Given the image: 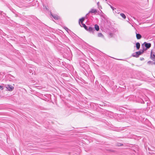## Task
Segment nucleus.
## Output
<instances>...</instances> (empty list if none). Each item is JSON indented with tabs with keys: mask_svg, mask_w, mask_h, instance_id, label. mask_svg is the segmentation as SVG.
<instances>
[{
	"mask_svg": "<svg viewBox=\"0 0 155 155\" xmlns=\"http://www.w3.org/2000/svg\"><path fill=\"white\" fill-rule=\"evenodd\" d=\"M98 83V82L97 81L95 82V84H97V83ZM98 85H97V87L98 88L97 89H100V87H101V86H100V85L99 84H98Z\"/></svg>",
	"mask_w": 155,
	"mask_h": 155,
	"instance_id": "a211bd4d",
	"label": "nucleus"
},
{
	"mask_svg": "<svg viewBox=\"0 0 155 155\" xmlns=\"http://www.w3.org/2000/svg\"><path fill=\"white\" fill-rule=\"evenodd\" d=\"M106 150L107 151L110 152H111L114 153L116 151L114 150L111 149H106Z\"/></svg>",
	"mask_w": 155,
	"mask_h": 155,
	"instance_id": "ddd939ff",
	"label": "nucleus"
},
{
	"mask_svg": "<svg viewBox=\"0 0 155 155\" xmlns=\"http://www.w3.org/2000/svg\"><path fill=\"white\" fill-rule=\"evenodd\" d=\"M141 49H140L138 51L133 53L132 54L131 56L137 58L139 57L140 55H141L143 53V51L141 52Z\"/></svg>",
	"mask_w": 155,
	"mask_h": 155,
	"instance_id": "f257e3e1",
	"label": "nucleus"
},
{
	"mask_svg": "<svg viewBox=\"0 0 155 155\" xmlns=\"http://www.w3.org/2000/svg\"><path fill=\"white\" fill-rule=\"evenodd\" d=\"M3 88H4L3 86L0 85V89H1V90H3Z\"/></svg>",
	"mask_w": 155,
	"mask_h": 155,
	"instance_id": "5701e85b",
	"label": "nucleus"
},
{
	"mask_svg": "<svg viewBox=\"0 0 155 155\" xmlns=\"http://www.w3.org/2000/svg\"><path fill=\"white\" fill-rule=\"evenodd\" d=\"M136 47L137 50H139L140 47V44L139 42H137L136 44Z\"/></svg>",
	"mask_w": 155,
	"mask_h": 155,
	"instance_id": "9b49d317",
	"label": "nucleus"
},
{
	"mask_svg": "<svg viewBox=\"0 0 155 155\" xmlns=\"http://www.w3.org/2000/svg\"><path fill=\"white\" fill-rule=\"evenodd\" d=\"M133 18L134 19H135V18L134 17H133Z\"/></svg>",
	"mask_w": 155,
	"mask_h": 155,
	"instance_id": "c756f323",
	"label": "nucleus"
},
{
	"mask_svg": "<svg viewBox=\"0 0 155 155\" xmlns=\"http://www.w3.org/2000/svg\"><path fill=\"white\" fill-rule=\"evenodd\" d=\"M144 60V59L143 58H140V60L141 61H143Z\"/></svg>",
	"mask_w": 155,
	"mask_h": 155,
	"instance_id": "bb28decb",
	"label": "nucleus"
},
{
	"mask_svg": "<svg viewBox=\"0 0 155 155\" xmlns=\"http://www.w3.org/2000/svg\"><path fill=\"white\" fill-rule=\"evenodd\" d=\"M43 7L47 11H48L49 9L47 8V7H46V6H45L44 5H43Z\"/></svg>",
	"mask_w": 155,
	"mask_h": 155,
	"instance_id": "412c9836",
	"label": "nucleus"
},
{
	"mask_svg": "<svg viewBox=\"0 0 155 155\" xmlns=\"http://www.w3.org/2000/svg\"><path fill=\"white\" fill-rule=\"evenodd\" d=\"M98 12L97 10L96 9H91V10L89 12V13H94L95 14V13Z\"/></svg>",
	"mask_w": 155,
	"mask_h": 155,
	"instance_id": "6e6552de",
	"label": "nucleus"
},
{
	"mask_svg": "<svg viewBox=\"0 0 155 155\" xmlns=\"http://www.w3.org/2000/svg\"><path fill=\"white\" fill-rule=\"evenodd\" d=\"M94 30H96L97 31H99V29H100V28H99V25L96 24H95L94 25Z\"/></svg>",
	"mask_w": 155,
	"mask_h": 155,
	"instance_id": "9d476101",
	"label": "nucleus"
},
{
	"mask_svg": "<svg viewBox=\"0 0 155 155\" xmlns=\"http://www.w3.org/2000/svg\"><path fill=\"white\" fill-rule=\"evenodd\" d=\"M154 62H153L152 61H149L147 62V63L149 64H153Z\"/></svg>",
	"mask_w": 155,
	"mask_h": 155,
	"instance_id": "6ab92c4d",
	"label": "nucleus"
},
{
	"mask_svg": "<svg viewBox=\"0 0 155 155\" xmlns=\"http://www.w3.org/2000/svg\"><path fill=\"white\" fill-rule=\"evenodd\" d=\"M150 58L153 61L155 60V54H152V51L151 50L150 53Z\"/></svg>",
	"mask_w": 155,
	"mask_h": 155,
	"instance_id": "0eeeda50",
	"label": "nucleus"
},
{
	"mask_svg": "<svg viewBox=\"0 0 155 155\" xmlns=\"http://www.w3.org/2000/svg\"><path fill=\"white\" fill-rule=\"evenodd\" d=\"M111 8L113 10H114V7H113L112 5H109Z\"/></svg>",
	"mask_w": 155,
	"mask_h": 155,
	"instance_id": "393cba45",
	"label": "nucleus"
},
{
	"mask_svg": "<svg viewBox=\"0 0 155 155\" xmlns=\"http://www.w3.org/2000/svg\"><path fill=\"white\" fill-rule=\"evenodd\" d=\"M143 104L144 103V102L143 101H142V102H141Z\"/></svg>",
	"mask_w": 155,
	"mask_h": 155,
	"instance_id": "cd10ccee",
	"label": "nucleus"
},
{
	"mask_svg": "<svg viewBox=\"0 0 155 155\" xmlns=\"http://www.w3.org/2000/svg\"><path fill=\"white\" fill-rule=\"evenodd\" d=\"M109 35L110 36V37H112L113 36V33H109Z\"/></svg>",
	"mask_w": 155,
	"mask_h": 155,
	"instance_id": "4be33fe9",
	"label": "nucleus"
},
{
	"mask_svg": "<svg viewBox=\"0 0 155 155\" xmlns=\"http://www.w3.org/2000/svg\"><path fill=\"white\" fill-rule=\"evenodd\" d=\"M51 15L56 20H58L60 19V17L57 15H53L51 12H50Z\"/></svg>",
	"mask_w": 155,
	"mask_h": 155,
	"instance_id": "7ed1b4c3",
	"label": "nucleus"
},
{
	"mask_svg": "<svg viewBox=\"0 0 155 155\" xmlns=\"http://www.w3.org/2000/svg\"><path fill=\"white\" fill-rule=\"evenodd\" d=\"M146 50H145V48H144L143 47V49L142 50H141V52L143 51V53L144 51H146Z\"/></svg>",
	"mask_w": 155,
	"mask_h": 155,
	"instance_id": "b1692460",
	"label": "nucleus"
},
{
	"mask_svg": "<svg viewBox=\"0 0 155 155\" xmlns=\"http://www.w3.org/2000/svg\"><path fill=\"white\" fill-rule=\"evenodd\" d=\"M29 72L31 74H33V72L32 70L31 69L29 70Z\"/></svg>",
	"mask_w": 155,
	"mask_h": 155,
	"instance_id": "aec40b11",
	"label": "nucleus"
},
{
	"mask_svg": "<svg viewBox=\"0 0 155 155\" xmlns=\"http://www.w3.org/2000/svg\"><path fill=\"white\" fill-rule=\"evenodd\" d=\"M85 19V17H83L79 19V20L78 23L80 25H81L80 23H81V24L83 23V22L84 21Z\"/></svg>",
	"mask_w": 155,
	"mask_h": 155,
	"instance_id": "423d86ee",
	"label": "nucleus"
},
{
	"mask_svg": "<svg viewBox=\"0 0 155 155\" xmlns=\"http://www.w3.org/2000/svg\"><path fill=\"white\" fill-rule=\"evenodd\" d=\"M64 29L67 32H68V31H71L70 30H69L68 28H67L66 27L64 26Z\"/></svg>",
	"mask_w": 155,
	"mask_h": 155,
	"instance_id": "f3484780",
	"label": "nucleus"
},
{
	"mask_svg": "<svg viewBox=\"0 0 155 155\" xmlns=\"http://www.w3.org/2000/svg\"><path fill=\"white\" fill-rule=\"evenodd\" d=\"M97 36L98 37H103V35L101 33H98Z\"/></svg>",
	"mask_w": 155,
	"mask_h": 155,
	"instance_id": "dca6fc26",
	"label": "nucleus"
},
{
	"mask_svg": "<svg viewBox=\"0 0 155 155\" xmlns=\"http://www.w3.org/2000/svg\"><path fill=\"white\" fill-rule=\"evenodd\" d=\"M143 45L146 47L145 50H147L149 49L151 47V44L150 43H147L146 42H144L142 45V46H143Z\"/></svg>",
	"mask_w": 155,
	"mask_h": 155,
	"instance_id": "f03ea898",
	"label": "nucleus"
},
{
	"mask_svg": "<svg viewBox=\"0 0 155 155\" xmlns=\"http://www.w3.org/2000/svg\"><path fill=\"white\" fill-rule=\"evenodd\" d=\"M120 15L124 19L126 18V16L125 14L123 13H120Z\"/></svg>",
	"mask_w": 155,
	"mask_h": 155,
	"instance_id": "4468645a",
	"label": "nucleus"
},
{
	"mask_svg": "<svg viewBox=\"0 0 155 155\" xmlns=\"http://www.w3.org/2000/svg\"><path fill=\"white\" fill-rule=\"evenodd\" d=\"M136 38L137 39H140L141 38L142 36L140 34L137 33V32H136Z\"/></svg>",
	"mask_w": 155,
	"mask_h": 155,
	"instance_id": "1a4fd4ad",
	"label": "nucleus"
},
{
	"mask_svg": "<svg viewBox=\"0 0 155 155\" xmlns=\"http://www.w3.org/2000/svg\"><path fill=\"white\" fill-rule=\"evenodd\" d=\"M81 24L82 25V26H81V25H80L81 27H83L86 30H87V27L86 25L85 24L83 23Z\"/></svg>",
	"mask_w": 155,
	"mask_h": 155,
	"instance_id": "f8f14e48",
	"label": "nucleus"
},
{
	"mask_svg": "<svg viewBox=\"0 0 155 155\" xmlns=\"http://www.w3.org/2000/svg\"><path fill=\"white\" fill-rule=\"evenodd\" d=\"M153 64L155 65V62H154Z\"/></svg>",
	"mask_w": 155,
	"mask_h": 155,
	"instance_id": "c85d7f7f",
	"label": "nucleus"
},
{
	"mask_svg": "<svg viewBox=\"0 0 155 155\" xmlns=\"http://www.w3.org/2000/svg\"><path fill=\"white\" fill-rule=\"evenodd\" d=\"M6 88L9 91H12L14 89V87L12 86L11 85L8 84L7 85Z\"/></svg>",
	"mask_w": 155,
	"mask_h": 155,
	"instance_id": "20e7f679",
	"label": "nucleus"
},
{
	"mask_svg": "<svg viewBox=\"0 0 155 155\" xmlns=\"http://www.w3.org/2000/svg\"><path fill=\"white\" fill-rule=\"evenodd\" d=\"M97 5L98 6V7L99 8V7L100 6V2H98L97 3Z\"/></svg>",
	"mask_w": 155,
	"mask_h": 155,
	"instance_id": "a878e982",
	"label": "nucleus"
},
{
	"mask_svg": "<svg viewBox=\"0 0 155 155\" xmlns=\"http://www.w3.org/2000/svg\"><path fill=\"white\" fill-rule=\"evenodd\" d=\"M87 31L90 32H92L93 34L94 33V28L90 27L88 28H87Z\"/></svg>",
	"mask_w": 155,
	"mask_h": 155,
	"instance_id": "39448f33",
	"label": "nucleus"
},
{
	"mask_svg": "<svg viewBox=\"0 0 155 155\" xmlns=\"http://www.w3.org/2000/svg\"><path fill=\"white\" fill-rule=\"evenodd\" d=\"M123 145V144L119 143H117L116 145V146L117 147H121Z\"/></svg>",
	"mask_w": 155,
	"mask_h": 155,
	"instance_id": "2eb2a0df",
	"label": "nucleus"
}]
</instances>
